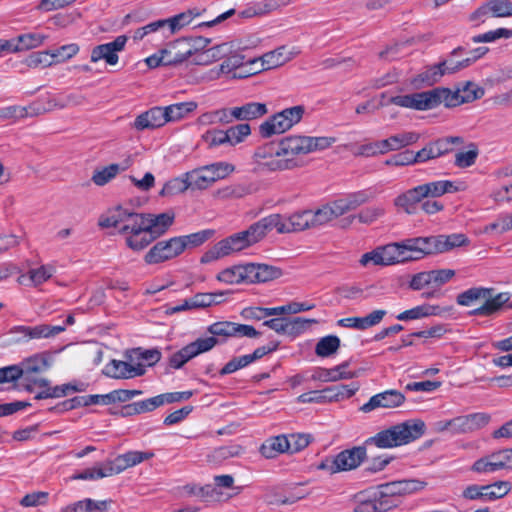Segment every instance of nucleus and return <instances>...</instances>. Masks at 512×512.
<instances>
[{"label":"nucleus","instance_id":"obj_55","mask_svg":"<svg viewBox=\"0 0 512 512\" xmlns=\"http://www.w3.org/2000/svg\"><path fill=\"white\" fill-rule=\"evenodd\" d=\"M489 296V288H470L457 297V302L462 306H470L477 300H483V298Z\"/></svg>","mask_w":512,"mask_h":512},{"label":"nucleus","instance_id":"obj_17","mask_svg":"<svg viewBox=\"0 0 512 512\" xmlns=\"http://www.w3.org/2000/svg\"><path fill=\"white\" fill-rule=\"evenodd\" d=\"M311 228V210L295 212L289 217H283L279 214L278 233H289Z\"/></svg>","mask_w":512,"mask_h":512},{"label":"nucleus","instance_id":"obj_36","mask_svg":"<svg viewBox=\"0 0 512 512\" xmlns=\"http://www.w3.org/2000/svg\"><path fill=\"white\" fill-rule=\"evenodd\" d=\"M109 504L108 501H94L88 498L66 506L61 512H106Z\"/></svg>","mask_w":512,"mask_h":512},{"label":"nucleus","instance_id":"obj_31","mask_svg":"<svg viewBox=\"0 0 512 512\" xmlns=\"http://www.w3.org/2000/svg\"><path fill=\"white\" fill-rule=\"evenodd\" d=\"M188 189L195 190L190 172L184 173L180 177H176L168 181L160 191L162 196H173L187 191Z\"/></svg>","mask_w":512,"mask_h":512},{"label":"nucleus","instance_id":"obj_12","mask_svg":"<svg viewBox=\"0 0 512 512\" xmlns=\"http://www.w3.org/2000/svg\"><path fill=\"white\" fill-rule=\"evenodd\" d=\"M292 144L290 145L291 151L296 152V156L306 155L315 151L325 150L331 147L335 142L334 137H311L294 135L291 136Z\"/></svg>","mask_w":512,"mask_h":512},{"label":"nucleus","instance_id":"obj_57","mask_svg":"<svg viewBox=\"0 0 512 512\" xmlns=\"http://www.w3.org/2000/svg\"><path fill=\"white\" fill-rule=\"evenodd\" d=\"M441 63L428 67L424 72L418 75L413 81L414 83H424L426 85H433L437 83L442 76L445 75Z\"/></svg>","mask_w":512,"mask_h":512},{"label":"nucleus","instance_id":"obj_6","mask_svg":"<svg viewBox=\"0 0 512 512\" xmlns=\"http://www.w3.org/2000/svg\"><path fill=\"white\" fill-rule=\"evenodd\" d=\"M252 246L245 231L235 233L208 249L201 257L200 262L208 264L233 253Z\"/></svg>","mask_w":512,"mask_h":512},{"label":"nucleus","instance_id":"obj_61","mask_svg":"<svg viewBox=\"0 0 512 512\" xmlns=\"http://www.w3.org/2000/svg\"><path fill=\"white\" fill-rule=\"evenodd\" d=\"M381 247L385 266L401 263V256L403 253V250H401V242H393Z\"/></svg>","mask_w":512,"mask_h":512},{"label":"nucleus","instance_id":"obj_53","mask_svg":"<svg viewBox=\"0 0 512 512\" xmlns=\"http://www.w3.org/2000/svg\"><path fill=\"white\" fill-rule=\"evenodd\" d=\"M243 65H244V56L239 53H234V54L228 56L222 62V64L220 65V71L222 73L234 72L233 77L242 78L245 76V74L242 72L237 73L236 71L238 69H241Z\"/></svg>","mask_w":512,"mask_h":512},{"label":"nucleus","instance_id":"obj_49","mask_svg":"<svg viewBox=\"0 0 512 512\" xmlns=\"http://www.w3.org/2000/svg\"><path fill=\"white\" fill-rule=\"evenodd\" d=\"M202 141L209 149H214L223 145H228V135L226 130L210 129L202 135Z\"/></svg>","mask_w":512,"mask_h":512},{"label":"nucleus","instance_id":"obj_5","mask_svg":"<svg viewBox=\"0 0 512 512\" xmlns=\"http://www.w3.org/2000/svg\"><path fill=\"white\" fill-rule=\"evenodd\" d=\"M235 171V166L225 161H218L193 169L190 178L195 190H204L216 181L225 179Z\"/></svg>","mask_w":512,"mask_h":512},{"label":"nucleus","instance_id":"obj_48","mask_svg":"<svg viewBox=\"0 0 512 512\" xmlns=\"http://www.w3.org/2000/svg\"><path fill=\"white\" fill-rule=\"evenodd\" d=\"M340 347V339L337 336L329 335L321 338L316 344L315 353L320 357H329Z\"/></svg>","mask_w":512,"mask_h":512},{"label":"nucleus","instance_id":"obj_20","mask_svg":"<svg viewBox=\"0 0 512 512\" xmlns=\"http://www.w3.org/2000/svg\"><path fill=\"white\" fill-rule=\"evenodd\" d=\"M166 123L163 107H153L138 115L133 123L136 130L155 129Z\"/></svg>","mask_w":512,"mask_h":512},{"label":"nucleus","instance_id":"obj_9","mask_svg":"<svg viewBox=\"0 0 512 512\" xmlns=\"http://www.w3.org/2000/svg\"><path fill=\"white\" fill-rule=\"evenodd\" d=\"M367 452L364 446H356L338 453L331 462H326L320 467L328 469L332 473L349 471L357 468L366 458Z\"/></svg>","mask_w":512,"mask_h":512},{"label":"nucleus","instance_id":"obj_54","mask_svg":"<svg viewBox=\"0 0 512 512\" xmlns=\"http://www.w3.org/2000/svg\"><path fill=\"white\" fill-rule=\"evenodd\" d=\"M146 214L132 212L126 218V221L121 226L119 232L122 234H130L141 229H145Z\"/></svg>","mask_w":512,"mask_h":512},{"label":"nucleus","instance_id":"obj_44","mask_svg":"<svg viewBox=\"0 0 512 512\" xmlns=\"http://www.w3.org/2000/svg\"><path fill=\"white\" fill-rule=\"evenodd\" d=\"M175 50L173 56H168L167 64H179L186 61L189 57L193 56L194 51L191 49L190 40H178L172 47Z\"/></svg>","mask_w":512,"mask_h":512},{"label":"nucleus","instance_id":"obj_7","mask_svg":"<svg viewBox=\"0 0 512 512\" xmlns=\"http://www.w3.org/2000/svg\"><path fill=\"white\" fill-rule=\"evenodd\" d=\"M207 331L211 336L207 338H214L216 345L224 343L228 338H257L261 335L253 326L246 324H239L230 321H219L208 326Z\"/></svg>","mask_w":512,"mask_h":512},{"label":"nucleus","instance_id":"obj_24","mask_svg":"<svg viewBox=\"0 0 512 512\" xmlns=\"http://www.w3.org/2000/svg\"><path fill=\"white\" fill-rule=\"evenodd\" d=\"M249 284L275 280L282 275L279 268L267 264L249 263Z\"/></svg>","mask_w":512,"mask_h":512},{"label":"nucleus","instance_id":"obj_29","mask_svg":"<svg viewBox=\"0 0 512 512\" xmlns=\"http://www.w3.org/2000/svg\"><path fill=\"white\" fill-rule=\"evenodd\" d=\"M360 386L357 382L348 385H335L323 389L326 402H338L352 397Z\"/></svg>","mask_w":512,"mask_h":512},{"label":"nucleus","instance_id":"obj_35","mask_svg":"<svg viewBox=\"0 0 512 512\" xmlns=\"http://www.w3.org/2000/svg\"><path fill=\"white\" fill-rule=\"evenodd\" d=\"M199 15L200 11L197 8H194L165 19L166 27L169 28L170 35L175 34L185 26L189 25L193 19Z\"/></svg>","mask_w":512,"mask_h":512},{"label":"nucleus","instance_id":"obj_10","mask_svg":"<svg viewBox=\"0 0 512 512\" xmlns=\"http://www.w3.org/2000/svg\"><path fill=\"white\" fill-rule=\"evenodd\" d=\"M216 346L214 338H198L187 344L169 358V364L174 369H180L192 358L212 350Z\"/></svg>","mask_w":512,"mask_h":512},{"label":"nucleus","instance_id":"obj_3","mask_svg":"<svg viewBox=\"0 0 512 512\" xmlns=\"http://www.w3.org/2000/svg\"><path fill=\"white\" fill-rule=\"evenodd\" d=\"M435 93L437 106L444 104L446 107H456L482 98L484 89L472 81H467L456 87L455 90L435 88Z\"/></svg>","mask_w":512,"mask_h":512},{"label":"nucleus","instance_id":"obj_23","mask_svg":"<svg viewBox=\"0 0 512 512\" xmlns=\"http://www.w3.org/2000/svg\"><path fill=\"white\" fill-rule=\"evenodd\" d=\"M424 199L421 187L418 185L398 195L394 199V205L411 215L416 212L417 205Z\"/></svg>","mask_w":512,"mask_h":512},{"label":"nucleus","instance_id":"obj_58","mask_svg":"<svg viewBox=\"0 0 512 512\" xmlns=\"http://www.w3.org/2000/svg\"><path fill=\"white\" fill-rule=\"evenodd\" d=\"M420 136L416 132H401L389 137L393 151L410 146L419 140Z\"/></svg>","mask_w":512,"mask_h":512},{"label":"nucleus","instance_id":"obj_25","mask_svg":"<svg viewBox=\"0 0 512 512\" xmlns=\"http://www.w3.org/2000/svg\"><path fill=\"white\" fill-rule=\"evenodd\" d=\"M493 289H489V296L483 298L484 303L480 307L474 309L472 315L489 316L499 311L504 304L510 300V293L502 292L497 295H492Z\"/></svg>","mask_w":512,"mask_h":512},{"label":"nucleus","instance_id":"obj_45","mask_svg":"<svg viewBox=\"0 0 512 512\" xmlns=\"http://www.w3.org/2000/svg\"><path fill=\"white\" fill-rule=\"evenodd\" d=\"M426 483L420 480H401L392 482L385 486V489L391 492V494L395 493H413L416 491H420L425 487Z\"/></svg>","mask_w":512,"mask_h":512},{"label":"nucleus","instance_id":"obj_21","mask_svg":"<svg viewBox=\"0 0 512 512\" xmlns=\"http://www.w3.org/2000/svg\"><path fill=\"white\" fill-rule=\"evenodd\" d=\"M385 315V310H374L365 317H348L340 319L337 324L341 327L365 330L379 324Z\"/></svg>","mask_w":512,"mask_h":512},{"label":"nucleus","instance_id":"obj_27","mask_svg":"<svg viewBox=\"0 0 512 512\" xmlns=\"http://www.w3.org/2000/svg\"><path fill=\"white\" fill-rule=\"evenodd\" d=\"M249 263L226 268L217 275V280L226 284H249Z\"/></svg>","mask_w":512,"mask_h":512},{"label":"nucleus","instance_id":"obj_41","mask_svg":"<svg viewBox=\"0 0 512 512\" xmlns=\"http://www.w3.org/2000/svg\"><path fill=\"white\" fill-rule=\"evenodd\" d=\"M52 357L48 353H38L24 360V369L19 367L23 372L36 373L50 367Z\"/></svg>","mask_w":512,"mask_h":512},{"label":"nucleus","instance_id":"obj_64","mask_svg":"<svg viewBox=\"0 0 512 512\" xmlns=\"http://www.w3.org/2000/svg\"><path fill=\"white\" fill-rule=\"evenodd\" d=\"M55 273V268L51 265H42L38 268L30 269L29 279L34 286H39L49 280Z\"/></svg>","mask_w":512,"mask_h":512},{"label":"nucleus","instance_id":"obj_15","mask_svg":"<svg viewBox=\"0 0 512 512\" xmlns=\"http://www.w3.org/2000/svg\"><path fill=\"white\" fill-rule=\"evenodd\" d=\"M104 372L111 378L130 379L142 376L145 373V365L143 363L113 359L105 366Z\"/></svg>","mask_w":512,"mask_h":512},{"label":"nucleus","instance_id":"obj_18","mask_svg":"<svg viewBox=\"0 0 512 512\" xmlns=\"http://www.w3.org/2000/svg\"><path fill=\"white\" fill-rule=\"evenodd\" d=\"M278 224L279 214H271L253 223L244 231L246 232L249 242L253 245L262 240L267 233L273 229L278 231Z\"/></svg>","mask_w":512,"mask_h":512},{"label":"nucleus","instance_id":"obj_60","mask_svg":"<svg viewBox=\"0 0 512 512\" xmlns=\"http://www.w3.org/2000/svg\"><path fill=\"white\" fill-rule=\"evenodd\" d=\"M497 460L495 453H492L475 461L471 469L476 473H494L500 470Z\"/></svg>","mask_w":512,"mask_h":512},{"label":"nucleus","instance_id":"obj_33","mask_svg":"<svg viewBox=\"0 0 512 512\" xmlns=\"http://www.w3.org/2000/svg\"><path fill=\"white\" fill-rule=\"evenodd\" d=\"M132 165V159L128 157L122 164H111L100 171L94 173L92 180L98 186H103L113 179L119 171H124Z\"/></svg>","mask_w":512,"mask_h":512},{"label":"nucleus","instance_id":"obj_8","mask_svg":"<svg viewBox=\"0 0 512 512\" xmlns=\"http://www.w3.org/2000/svg\"><path fill=\"white\" fill-rule=\"evenodd\" d=\"M183 245L182 240L178 236L158 241L145 254L144 261L151 265L174 259L184 252Z\"/></svg>","mask_w":512,"mask_h":512},{"label":"nucleus","instance_id":"obj_50","mask_svg":"<svg viewBox=\"0 0 512 512\" xmlns=\"http://www.w3.org/2000/svg\"><path fill=\"white\" fill-rule=\"evenodd\" d=\"M214 230L205 229L189 235L178 236L182 240L183 251L188 247H198L208 241L214 235Z\"/></svg>","mask_w":512,"mask_h":512},{"label":"nucleus","instance_id":"obj_34","mask_svg":"<svg viewBox=\"0 0 512 512\" xmlns=\"http://www.w3.org/2000/svg\"><path fill=\"white\" fill-rule=\"evenodd\" d=\"M197 108V103L193 101L181 102L163 107L167 122H175L185 118Z\"/></svg>","mask_w":512,"mask_h":512},{"label":"nucleus","instance_id":"obj_13","mask_svg":"<svg viewBox=\"0 0 512 512\" xmlns=\"http://www.w3.org/2000/svg\"><path fill=\"white\" fill-rule=\"evenodd\" d=\"M126 42L127 37L120 35L112 42L95 46L91 50L90 61L97 63L100 60H104L110 66L116 65L119 61L118 52L124 50Z\"/></svg>","mask_w":512,"mask_h":512},{"label":"nucleus","instance_id":"obj_28","mask_svg":"<svg viewBox=\"0 0 512 512\" xmlns=\"http://www.w3.org/2000/svg\"><path fill=\"white\" fill-rule=\"evenodd\" d=\"M260 452L267 459H272L280 453L289 452L288 437L285 435H278L267 439L261 445Z\"/></svg>","mask_w":512,"mask_h":512},{"label":"nucleus","instance_id":"obj_59","mask_svg":"<svg viewBox=\"0 0 512 512\" xmlns=\"http://www.w3.org/2000/svg\"><path fill=\"white\" fill-rule=\"evenodd\" d=\"M244 121H252L267 114L268 109L265 103L249 102L241 105Z\"/></svg>","mask_w":512,"mask_h":512},{"label":"nucleus","instance_id":"obj_51","mask_svg":"<svg viewBox=\"0 0 512 512\" xmlns=\"http://www.w3.org/2000/svg\"><path fill=\"white\" fill-rule=\"evenodd\" d=\"M336 219L329 203L322 207L311 210V226L312 228H318L328 224L332 220Z\"/></svg>","mask_w":512,"mask_h":512},{"label":"nucleus","instance_id":"obj_2","mask_svg":"<svg viewBox=\"0 0 512 512\" xmlns=\"http://www.w3.org/2000/svg\"><path fill=\"white\" fill-rule=\"evenodd\" d=\"M426 425L422 420H407L378 432L366 440V444L387 449L408 444L419 439L425 433Z\"/></svg>","mask_w":512,"mask_h":512},{"label":"nucleus","instance_id":"obj_32","mask_svg":"<svg viewBox=\"0 0 512 512\" xmlns=\"http://www.w3.org/2000/svg\"><path fill=\"white\" fill-rule=\"evenodd\" d=\"M424 198H438L446 193H453L457 189L452 181L439 180L419 185Z\"/></svg>","mask_w":512,"mask_h":512},{"label":"nucleus","instance_id":"obj_11","mask_svg":"<svg viewBox=\"0 0 512 512\" xmlns=\"http://www.w3.org/2000/svg\"><path fill=\"white\" fill-rule=\"evenodd\" d=\"M390 103L420 111L433 109L437 107L435 88L429 91L394 96L390 98Z\"/></svg>","mask_w":512,"mask_h":512},{"label":"nucleus","instance_id":"obj_46","mask_svg":"<svg viewBox=\"0 0 512 512\" xmlns=\"http://www.w3.org/2000/svg\"><path fill=\"white\" fill-rule=\"evenodd\" d=\"M444 143L439 142V140L435 142H431L423 147L416 153V160L418 163H423L431 159L438 158L445 154V148L443 147Z\"/></svg>","mask_w":512,"mask_h":512},{"label":"nucleus","instance_id":"obj_37","mask_svg":"<svg viewBox=\"0 0 512 512\" xmlns=\"http://www.w3.org/2000/svg\"><path fill=\"white\" fill-rule=\"evenodd\" d=\"M156 240L148 230L141 229L126 236V245L133 251H141Z\"/></svg>","mask_w":512,"mask_h":512},{"label":"nucleus","instance_id":"obj_43","mask_svg":"<svg viewBox=\"0 0 512 512\" xmlns=\"http://www.w3.org/2000/svg\"><path fill=\"white\" fill-rule=\"evenodd\" d=\"M111 468L109 466L108 461L99 463L94 467L87 468L80 472L79 474L74 476V479L80 480H98L105 477H110L113 473L110 471Z\"/></svg>","mask_w":512,"mask_h":512},{"label":"nucleus","instance_id":"obj_62","mask_svg":"<svg viewBox=\"0 0 512 512\" xmlns=\"http://www.w3.org/2000/svg\"><path fill=\"white\" fill-rule=\"evenodd\" d=\"M315 320L305 319L302 317H295L292 319H286L285 321V332L284 334L290 336H296L303 333L311 323Z\"/></svg>","mask_w":512,"mask_h":512},{"label":"nucleus","instance_id":"obj_47","mask_svg":"<svg viewBox=\"0 0 512 512\" xmlns=\"http://www.w3.org/2000/svg\"><path fill=\"white\" fill-rule=\"evenodd\" d=\"M66 325H48L40 324L32 326L30 330V340L32 339H43L52 338L65 331Z\"/></svg>","mask_w":512,"mask_h":512},{"label":"nucleus","instance_id":"obj_26","mask_svg":"<svg viewBox=\"0 0 512 512\" xmlns=\"http://www.w3.org/2000/svg\"><path fill=\"white\" fill-rule=\"evenodd\" d=\"M43 113H45V109L40 108L37 103L31 104L27 107L13 105L0 109V119L16 121L28 116H37Z\"/></svg>","mask_w":512,"mask_h":512},{"label":"nucleus","instance_id":"obj_63","mask_svg":"<svg viewBox=\"0 0 512 512\" xmlns=\"http://www.w3.org/2000/svg\"><path fill=\"white\" fill-rule=\"evenodd\" d=\"M441 241L442 253L450 251L454 248L464 246L468 243V238L462 233H454L450 235H439Z\"/></svg>","mask_w":512,"mask_h":512},{"label":"nucleus","instance_id":"obj_52","mask_svg":"<svg viewBox=\"0 0 512 512\" xmlns=\"http://www.w3.org/2000/svg\"><path fill=\"white\" fill-rule=\"evenodd\" d=\"M226 132L228 135V145L236 146L242 143L251 134V128L249 124L241 123L231 126Z\"/></svg>","mask_w":512,"mask_h":512},{"label":"nucleus","instance_id":"obj_19","mask_svg":"<svg viewBox=\"0 0 512 512\" xmlns=\"http://www.w3.org/2000/svg\"><path fill=\"white\" fill-rule=\"evenodd\" d=\"M490 416L486 413H472L455 417L454 434L471 433L486 426Z\"/></svg>","mask_w":512,"mask_h":512},{"label":"nucleus","instance_id":"obj_14","mask_svg":"<svg viewBox=\"0 0 512 512\" xmlns=\"http://www.w3.org/2000/svg\"><path fill=\"white\" fill-rule=\"evenodd\" d=\"M405 399V395L398 390H386L373 395L360 410L364 413H368L377 408L393 409L400 407L405 402Z\"/></svg>","mask_w":512,"mask_h":512},{"label":"nucleus","instance_id":"obj_40","mask_svg":"<svg viewBox=\"0 0 512 512\" xmlns=\"http://www.w3.org/2000/svg\"><path fill=\"white\" fill-rule=\"evenodd\" d=\"M126 358L131 362H145L148 366H152L160 360L161 353L157 349L143 350L142 348H135L126 354Z\"/></svg>","mask_w":512,"mask_h":512},{"label":"nucleus","instance_id":"obj_38","mask_svg":"<svg viewBox=\"0 0 512 512\" xmlns=\"http://www.w3.org/2000/svg\"><path fill=\"white\" fill-rule=\"evenodd\" d=\"M290 59L291 54L286 51L285 47H280L262 56V68L265 70L273 69L284 65Z\"/></svg>","mask_w":512,"mask_h":512},{"label":"nucleus","instance_id":"obj_39","mask_svg":"<svg viewBox=\"0 0 512 512\" xmlns=\"http://www.w3.org/2000/svg\"><path fill=\"white\" fill-rule=\"evenodd\" d=\"M440 313L441 309L439 306L421 305L398 314L396 318L399 321H408L420 319L431 315H439Z\"/></svg>","mask_w":512,"mask_h":512},{"label":"nucleus","instance_id":"obj_22","mask_svg":"<svg viewBox=\"0 0 512 512\" xmlns=\"http://www.w3.org/2000/svg\"><path fill=\"white\" fill-rule=\"evenodd\" d=\"M173 222V213L146 214L145 228L155 239H158L168 231Z\"/></svg>","mask_w":512,"mask_h":512},{"label":"nucleus","instance_id":"obj_42","mask_svg":"<svg viewBox=\"0 0 512 512\" xmlns=\"http://www.w3.org/2000/svg\"><path fill=\"white\" fill-rule=\"evenodd\" d=\"M413 240V243L416 244V248L418 249L422 258L425 255L442 253L439 236L416 237L413 238Z\"/></svg>","mask_w":512,"mask_h":512},{"label":"nucleus","instance_id":"obj_4","mask_svg":"<svg viewBox=\"0 0 512 512\" xmlns=\"http://www.w3.org/2000/svg\"><path fill=\"white\" fill-rule=\"evenodd\" d=\"M304 112L305 108L302 105L286 108L263 122L259 127L260 134L267 138L284 133L301 121Z\"/></svg>","mask_w":512,"mask_h":512},{"label":"nucleus","instance_id":"obj_30","mask_svg":"<svg viewBox=\"0 0 512 512\" xmlns=\"http://www.w3.org/2000/svg\"><path fill=\"white\" fill-rule=\"evenodd\" d=\"M46 36L40 33H27L19 35L15 40L10 41L9 52H18L39 47Z\"/></svg>","mask_w":512,"mask_h":512},{"label":"nucleus","instance_id":"obj_1","mask_svg":"<svg viewBox=\"0 0 512 512\" xmlns=\"http://www.w3.org/2000/svg\"><path fill=\"white\" fill-rule=\"evenodd\" d=\"M291 136L281 139L277 144L269 143L258 147L253 155L256 172H275L290 170L298 166L296 152L291 151Z\"/></svg>","mask_w":512,"mask_h":512},{"label":"nucleus","instance_id":"obj_56","mask_svg":"<svg viewBox=\"0 0 512 512\" xmlns=\"http://www.w3.org/2000/svg\"><path fill=\"white\" fill-rule=\"evenodd\" d=\"M462 51V48L461 47H457L455 48L451 54H450V57L442 62L441 63V66L443 67L442 69L444 70V73L445 74H453V73H456L468 66L471 65V60L469 59H463L461 61H456L454 60V56L458 55V53Z\"/></svg>","mask_w":512,"mask_h":512},{"label":"nucleus","instance_id":"obj_16","mask_svg":"<svg viewBox=\"0 0 512 512\" xmlns=\"http://www.w3.org/2000/svg\"><path fill=\"white\" fill-rule=\"evenodd\" d=\"M154 453L148 451H128L124 454L118 455L113 460H108L111 472L113 475L119 474L124 470L142 463L145 460L151 459Z\"/></svg>","mask_w":512,"mask_h":512}]
</instances>
